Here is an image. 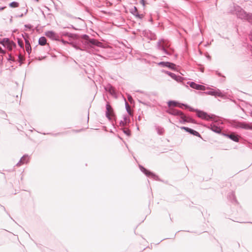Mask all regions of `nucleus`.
<instances>
[{"label": "nucleus", "mask_w": 252, "mask_h": 252, "mask_svg": "<svg viewBox=\"0 0 252 252\" xmlns=\"http://www.w3.org/2000/svg\"><path fill=\"white\" fill-rule=\"evenodd\" d=\"M188 84L189 85V86L194 89H196L197 90H201V91H204L205 90V87L204 86L197 84L193 82H188Z\"/></svg>", "instance_id": "9"}, {"label": "nucleus", "mask_w": 252, "mask_h": 252, "mask_svg": "<svg viewBox=\"0 0 252 252\" xmlns=\"http://www.w3.org/2000/svg\"><path fill=\"white\" fill-rule=\"evenodd\" d=\"M8 41L9 39L7 38H4L2 39H0V44H2L3 46H4L5 43Z\"/></svg>", "instance_id": "34"}, {"label": "nucleus", "mask_w": 252, "mask_h": 252, "mask_svg": "<svg viewBox=\"0 0 252 252\" xmlns=\"http://www.w3.org/2000/svg\"><path fill=\"white\" fill-rule=\"evenodd\" d=\"M123 131L125 134H126L127 136L130 135V131L128 128H122Z\"/></svg>", "instance_id": "30"}, {"label": "nucleus", "mask_w": 252, "mask_h": 252, "mask_svg": "<svg viewBox=\"0 0 252 252\" xmlns=\"http://www.w3.org/2000/svg\"><path fill=\"white\" fill-rule=\"evenodd\" d=\"M214 121L209 126V128L211 129L214 132L217 133H220L221 131V129L219 125L222 124V123L220 121L216 120V118L214 117V119H212Z\"/></svg>", "instance_id": "2"}, {"label": "nucleus", "mask_w": 252, "mask_h": 252, "mask_svg": "<svg viewBox=\"0 0 252 252\" xmlns=\"http://www.w3.org/2000/svg\"><path fill=\"white\" fill-rule=\"evenodd\" d=\"M22 35L23 37L24 38L25 41V47L28 46H31L30 43L28 39L29 37L28 34L25 33V35L22 34Z\"/></svg>", "instance_id": "26"}, {"label": "nucleus", "mask_w": 252, "mask_h": 252, "mask_svg": "<svg viewBox=\"0 0 252 252\" xmlns=\"http://www.w3.org/2000/svg\"><path fill=\"white\" fill-rule=\"evenodd\" d=\"M166 112L172 115L179 116L180 119L181 118V116L183 114V113L181 111L173 108H169L166 110Z\"/></svg>", "instance_id": "10"}, {"label": "nucleus", "mask_w": 252, "mask_h": 252, "mask_svg": "<svg viewBox=\"0 0 252 252\" xmlns=\"http://www.w3.org/2000/svg\"><path fill=\"white\" fill-rule=\"evenodd\" d=\"M156 129L158 132V133L159 134V135H163V133H164V129L163 127H161V126H156Z\"/></svg>", "instance_id": "25"}, {"label": "nucleus", "mask_w": 252, "mask_h": 252, "mask_svg": "<svg viewBox=\"0 0 252 252\" xmlns=\"http://www.w3.org/2000/svg\"><path fill=\"white\" fill-rule=\"evenodd\" d=\"M164 72L168 74L169 76H170L172 78L174 79L175 80L177 81V82H182L183 80V78L180 76H177L175 74L172 73L171 72H169L168 71H164Z\"/></svg>", "instance_id": "14"}, {"label": "nucleus", "mask_w": 252, "mask_h": 252, "mask_svg": "<svg viewBox=\"0 0 252 252\" xmlns=\"http://www.w3.org/2000/svg\"><path fill=\"white\" fill-rule=\"evenodd\" d=\"M45 35L52 40L57 41H59L60 40L61 36L60 35L53 31H47L45 32Z\"/></svg>", "instance_id": "7"}, {"label": "nucleus", "mask_w": 252, "mask_h": 252, "mask_svg": "<svg viewBox=\"0 0 252 252\" xmlns=\"http://www.w3.org/2000/svg\"><path fill=\"white\" fill-rule=\"evenodd\" d=\"M158 64L162 67H167L175 70L176 65L173 63L170 62H161L158 63Z\"/></svg>", "instance_id": "13"}, {"label": "nucleus", "mask_w": 252, "mask_h": 252, "mask_svg": "<svg viewBox=\"0 0 252 252\" xmlns=\"http://www.w3.org/2000/svg\"><path fill=\"white\" fill-rule=\"evenodd\" d=\"M245 20L252 24V14H248Z\"/></svg>", "instance_id": "32"}, {"label": "nucleus", "mask_w": 252, "mask_h": 252, "mask_svg": "<svg viewBox=\"0 0 252 252\" xmlns=\"http://www.w3.org/2000/svg\"><path fill=\"white\" fill-rule=\"evenodd\" d=\"M1 114H3L4 116H5V117L7 116L6 114H5V113L4 111H1Z\"/></svg>", "instance_id": "46"}, {"label": "nucleus", "mask_w": 252, "mask_h": 252, "mask_svg": "<svg viewBox=\"0 0 252 252\" xmlns=\"http://www.w3.org/2000/svg\"><path fill=\"white\" fill-rule=\"evenodd\" d=\"M106 117L109 121H111L112 119L111 117L114 116V111L112 107L108 102L106 105Z\"/></svg>", "instance_id": "6"}, {"label": "nucleus", "mask_w": 252, "mask_h": 252, "mask_svg": "<svg viewBox=\"0 0 252 252\" xmlns=\"http://www.w3.org/2000/svg\"><path fill=\"white\" fill-rule=\"evenodd\" d=\"M248 14V13L242 9L238 10L237 12V17L242 20H246Z\"/></svg>", "instance_id": "18"}, {"label": "nucleus", "mask_w": 252, "mask_h": 252, "mask_svg": "<svg viewBox=\"0 0 252 252\" xmlns=\"http://www.w3.org/2000/svg\"><path fill=\"white\" fill-rule=\"evenodd\" d=\"M19 6V3L16 1H13L9 4V6L13 8L17 7Z\"/></svg>", "instance_id": "31"}, {"label": "nucleus", "mask_w": 252, "mask_h": 252, "mask_svg": "<svg viewBox=\"0 0 252 252\" xmlns=\"http://www.w3.org/2000/svg\"><path fill=\"white\" fill-rule=\"evenodd\" d=\"M47 43L46 38L44 36H41L39 38L38 44L40 45L44 46Z\"/></svg>", "instance_id": "24"}, {"label": "nucleus", "mask_w": 252, "mask_h": 252, "mask_svg": "<svg viewBox=\"0 0 252 252\" xmlns=\"http://www.w3.org/2000/svg\"><path fill=\"white\" fill-rule=\"evenodd\" d=\"M149 21L151 22H153V19L151 18H150V19L149 20Z\"/></svg>", "instance_id": "49"}, {"label": "nucleus", "mask_w": 252, "mask_h": 252, "mask_svg": "<svg viewBox=\"0 0 252 252\" xmlns=\"http://www.w3.org/2000/svg\"><path fill=\"white\" fill-rule=\"evenodd\" d=\"M241 122H237V121H232L231 123V126L234 128H241Z\"/></svg>", "instance_id": "23"}, {"label": "nucleus", "mask_w": 252, "mask_h": 252, "mask_svg": "<svg viewBox=\"0 0 252 252\" xmlns=\"http://www.w3.org/2000/svg\"><path fill=\"white\" fill-rule=\"evenodd\" d=\"M216 74L219 76H221L220 73L218 71H216Z\"/></svg>", "instance_id": "47"}, {"label": "nucleus", "mask_w": 252, "mask_h": 252, "mask_svg": "<svg viewBox=\"0 0 252 252\" xmlns=\"http://www.w3.org/2000/svg\"><path fill=\"white\" fill-rule=\"evenodd\" d=\"M29 160V157L27 155H24L17 163L16 165L20 166L24 163H27Z\"/></svg>", "instance_id": "21"}, {"label": "nucleus", "mask_w": 252, "mask_h": 252, "mask_svg": "<svg viewBox=\"0 0 252 252\" xmlns=\"http://www.w3.org/2000/svg\"><path fill=\"white\" fill-rule=\"evenodd\" d=\"M196 115L198 117L205 120H210L212 119H214V117H215V116L212 115L210 116L208 115L207 113L199 110H196Z\"/></svg>", "instance_id": "3"}, {"label": "nucleus", "mask_w": 252, "mask_h": 252, "mask_svg": "<svg viewBox=\"0 0 252 252\" xmlns=\"http://www.w3.org/2000/svg\"><path fill=\"white\" fill-rule=\"evenodd\" d=\"M125 105H126V111H127L128 114L129 115H131L132 113H131V110H130V107H129L128 103L127 102H126Z\"/></svg>", "instance_id": "33"}, {"label": "nucleus", "mask_w": 252, "mask_h": 252, "mask_svg": "<svg viewBox=\"0 0 252 252\" xmlns=\"http://www.w3.org/2000/svg\"><path fill=\"white\" fill-rule=\"evenodd\" d=\"M188 108H189V110L191 112H194V111L196 112V110H197V109L195 110L191 107H189V106Z\"/></svg>", "instance_id": "42"}, {"label": "nucleus", "mask_w": 252, "mask_h": 252, "mask_svg": "<svg viewBox=\"0 0 252 252\" xmlns=\"http://www.w3.org/2000/svg\"><path fill=\"white\" fill-rule=\"evenodd\" d=\"M228 198L232 202H236L237 203V200L236 197L235 196L234 193L232 192H231L228 196Z\"/></svg>", "instance_id": "27"}, {"label": "nucleus", "mask_w": 252, "mask_h": 252, "mask_svg": "<svg viewBox=\"0 0 252 252\" xmlns=\"http://www.w3.org/2000/svg\"><path fill=\"white\" fill-rule=\"evenodd\" d=\"M61 36H68L72 37L73 34L66 32H60Z\"/></svg>", "instance_id": "28"}, {"label": "nucleus", "mask_w": 252, "mask_h": 252, "mask_svg": "<svg viewBox=\"0 0 252 252\" xmlns=\"http://www.w3.org/2000/svg\"><path fill=\"white\" fill-rule=\"evenodd\" d=\"M241 128L245 129L252 130V126L247 123L241 122Z\"/></svg>", "instance_id": "22"}, {"label": "nucleus", "mask_w": 252, "mask_h": 252, "mask_svg": "<svg viewBox=\"0 0 252 252\" xmlns=\"http://www.w3.org/2000/svg\"><path fill=\"white\" fill-rule=\"evenodd\" d=\"M206 94L211 95L215 96L222 97V93L219 90H212L206 93Z\"/></svg>", "instance_id": "16"}, {"label": "nucleus", "mask_w": 252, "mask_h": 252, "mask_svg": "<svg viewBox=\"0 0 252 252\" xmlns=\"http://www.w3.org/2000/svg\"><path fill=\"white\" fill-rule=\"evenodd\" d=\"M180 122L181 123H190L196 124L195 121L194 120L189 117H187L185 115H184V113L181 116V120H180Z\"/></svg>", "instance_id": "11"}, {"label": "nucleus", "mask_w": 252, "mask_h": 252, "mask_svg": "<svg viewBox=\"0 0 252 252\" xmlns=\"http://www.w3.org/2000/svg\"><path fill=\"white\" fill-rule=\"evenodd\" d=\"M23 60H24L23 57L21 55H18V61H19V62H20V64H21L23 63Z\"/></svg>", "instance_id": "37"}, {"label": "nucleus", "mask_w": 252, "mask_h": 252, "mask_svg": "<svg viewBox=\"0 0 252 252\" xmlns=\"http://www.w3.org/2000/svg\"><path fill=\"white\" fill-rule=\"evenodd\" d=\"M177 106H178L179 107L181 108H183V106H185L186 108L189 107V106L188 105H185V104H183V103H179V104L178 103Z\"/></svg>", "instance_id": "38"}, {"label": "nucleus", "mask_w": 252, "mask_h": 252, "mask_svg": "<svg viewBox=\"0 0 252 252\" xmlns=\"http://www.w3.org/2000/svg\"><path fill=\"white\" fill-rule=\"evenodd\" d=\"M7 60L8 61H14V58L12 57L11 55V54H9V57H8V58H7Z\"/></svg>", "instance_id": "39"}, {"label": "nucleus", "mask_w": 252, "mask_h": 252, "mask_svg": "<svg viewBox=\"0 0 252 252\" xmlns=\"http://www.w3.org/2000/svg\"><path fill=\"white\" fill-rule=\"evenodd\" d=\"M168 104L169 107L171 106H177L178 103L176 101L170 100L168 102Z\"/></svg>", "instance_id": "29"}, {"label": "nucleus", "mask_w": 252, "mask_h": 252, "mask_svg": "<svg viewBox=\"0 0 252 252\" xmlns=\"http://www.w3.org/2000/svg\"><path fill=\"white\" fill-rule=\"evenodd\" d=\"M71 28L74 29L73 26H71Z\"/></svg>", "instance_id": "51"}, {"label": "nucleus", "mask_w": 252, "mask_h": 252, "mask_svg": "<svg viewBox=\"0 0 252 252\" xmlns=\"http://www.w3.org/2000/svg\"><path fill=\"white\" fill-rule=\"evenodd\" d=\"M139 168L141 170V171L144 173L147 176L152 178L154 180H158V177L157 175L155 174L154 173L150 172V171L147 170L146 168H145L144 167H143L141 165H139Z\"/></svg>", "instance_id": "5"}, {"label": "nucleus", "mask_w": 252, "mask_h": 252, "mask_svg": "<svg viewBox=\"0 0 252 252\" xmlns=\"http://www.w3.org/2000/svg\"><path fill=\"white\" fill-rule=\"evenodd\" d=\"M23 16V14H21V15H20L19 16H17V17H22Z\"/></svg>", "instance_id": "48"}, {"label": "nucleus", "mask_w": 252, "mask_h": 252, "mask_svg": "<svg viewBox=\"0 0 252 252\" xmlns=\"http://www.w3.org/2000/svg\"><path fill=\"white\" fill-rule=\"evenodd\" d=\"M129 12L137 19H142L143 18V15L139 13L138 9L135 6L130 8Z\"/></svg>", "instance_id": "8"}, {"label": "nucleus", "mask_w": 252, "mask_h": 252, "mask_svg": "<svg viewBox=\"0 0 252 252\" xmlns=\"http://www.w3.org/2000/svg\"><path fill=\"white\" fill-rule=\"evenodd\" d=\"M181 128L182 129L185 130L187 132H188L189 133H190L194 136H196L198 137L201 136L200 134L197 131H196L192 129H191L189 127H186V126H182V127H181Z\"/></svg>", "instance_id": "17"}, {"label": "nucleus", "mask_w": 252, "mask_h": 252, "mask_svg": "<svg viewBox=\"0 0 252 252\" xmlns=\"http://www.w3.org/2000/svg\"><path fill=\"white\" fill-rule=\"evenodd\" d=\"M0 53L2 54H5L6 53V51L3 50L1 47H0Z\"/></svg>", "instance_id": "40"}, {"label": "nucleus", "mask_w": 252, "mask_h": 252, "mask_svg": "<svg viewBox=\"0 0 252 252\" xmlns=\"http://www.w3.org/2000/svg\"><path fill=\"white\" fill-rule=\"evenodd\" d=\"M249 38H250L251 41L252 42V32L249 35Z\"/></svg>", "instance_id": "45"}, {"label": "nucleus", "mask_w": 252, "mask_h": 252, "mask_svg": "<svg viewBox=\"0 0 252 252\" xmlns=\"http://www.w3.org/2000/svg\"><path fill=\"white\" fill-rule=\"evenodd\" d=\"M83 37L84 39L86 40L85 43L90 46H92V45L99 46L100 44V42L97 41L95 39L90 38L89 36L86 34H84Z\"/></svg>", "instance_id": "4"}, {"label": "nucleus", "mask_w": 252, "mask_h": 252, "mask_svg": "<svg viewBox=\"0 0 252 252\" xmlns=\"http://www.w3.org/2000/svg\"><path fill=\"white\" fill-rule=\"evenodd\" d=\"M2 60H3V57L1 56V57H0V65L2 63Z\"/></svg>", "instance_id": "44"}, {"label": "nucleus", "mask_w": 252, "mask_h": 252, "mask_svg": "<svg viewBox=\"0 0 252 252\" xmlns=\"http://www.w3.org/2000/svg\"><path fill=\"white\" fill-rule=\"evenodd\" d=\"M25 28H28L30 29L32 28V26L31 25H25Z\"/></svg>", "instance_id": "43"}, {"label": "nucleus", "mask_w": 252, "mask_h": 252, "mask_svg": "<svg viewBox=\"0 0 252 252\" xmlns=\"http://www.w3.org/2000/svg\"><path fill=\"white\" fill-rule=\"evenodd\" d=\"M106 91L109 92V93L112 96H116V93L114 87L111 85L109 84L105 87Z\"/></svg>", "instance_id": "20"}, {"label": "nucleus", "mask_w": 252, "mask_h": 252, "mask_svg": "<svg viewBox=\"0 0 252 252\" xmlns=\"http://www.w3.org/2000/svg\"><path fill=\"white\" fill-rule=\"evenodd\" d=\"M25 48H26V51L27 52V53L29 55L30 54V53L31 52V51H32L31 46H26Z\"/></svg>", "instance_id": "36"}, {"label": "nucleus", "mask_w": 252, "mask_h": 252, "mask_svg": "<svg viewBox=\"0 0 252 252\" xmlns=\"http://www.w3.org/2000/svg\"><path fill=\"white\" fill-rule=\"evenodd\" d=\"M142 3H143V4L144 5V0H142Z\"/></svg>", "instance_id": "50"}, {"label": "nucleus", "mask_w": 252, "mask_h": 252, "mask_svg": "<svg viewBox=\"0 0 252 252\" xmlns=\"http://www.w3.org/2000/svg\"><path fill=\"white\" fill-rule=\"evenodd\" d=\"M18 44L21 48L24 49V43L21 39L18 38Z\"/></svg>", "instance_id": "35"}, {"label": "nucleus", "mask_w": 252, "mask_h": 252, "mask_svg": "<svg viewBox=\"0 0 252 252\" xmlns=\"http://www.w3.org/2000/svg\"><path fill=\"white\" fill-rule=\"evenodd\" d=\"M169 47V42L164 39H159L157 44V48L158 50L162 51L166 55H171L173 51Z\"/></svg>", "instance_id": "1"}, {"label": "nucleus", "mask_w": 252, "mask_h": 252, "mask_svg": "<svg viewBox=\"0 0 252 252\" xmlns=\"http://www.w3.org/2000/svg\"><path fill=\"white\" fill-rule=\"evenodd\" d=\"M223 135L225 136L230 138L231 140H233V141L238 142L239 140V136L235 133L232 132L230 134L227 133H224Z\"/></svg>", "instance_id": "12"}, {"label": "nucleus", "mask_w": 252, "mask_h": 252, "mask_svg": "<svg viewBox=\"0 0 252 252\" xmlns=\"http://www.w3.org/2000/svg\"><path fill=\"white\" fill-rule=\"evenodd\" d=\"M16 43L9 39V41L5 43L4 47L6 48L8 50L11 51L13 48L16 47Z\"/></svg>", "instance_id": "19"}, {"label": "nucleus", "mask_w": 252, "mask_h": 252, "mask_svg": "<svg viewBox=\"0 0 252 252\" xmlns=\"http://www.w3.org/2000/svg\"><path fill=\"white\" fill-rule=\"evenodd\" d=\"M59 41H61L63 44H68V42L64 40V39H60Z\"/></svg>", "instance_id": "41"}, {"label": "nucleus", "mask_w": 252, "mask_h": 252, "mask_svg": "<svg viewBox=\"0 0 252 252\" xmlns=\"http://www.w3.org/2000/svg\"><path fill=\"white\" fill-rule=\"evenodd\" d=\"M130 123V119L126 115H123V120H121L119 123V126L124 127L127 126Z\"/></svg>", "instance_id": "15"}]
</instances>
